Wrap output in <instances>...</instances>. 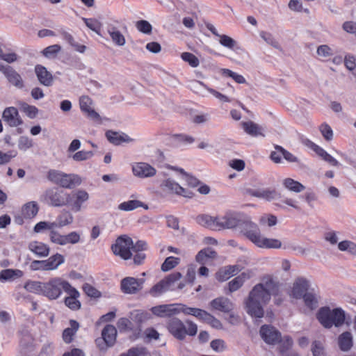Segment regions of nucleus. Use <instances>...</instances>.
<instances>
[{"instance_id":"nucleus-57","label":"nucleus","mask_w":356,"mask_h":356,"mask_svg":"<svg viewBox=\"0 0 356 356\" xmlns=\"http://www.w3.org/2000/svg\"><path fill=\"white\" fill-rule=\"evenodd\" d=\"M320 131L326 140H331L333 138L332 128L326 123L322 124L319 127Z\"/></svg>"},{"instance_id":"nucleus-55","label":"nucleus","mask_w":356,"mask_h":356,"mask_svg":"<svg viewBox=\"0 0 356 356\" xmlns=\"http://www.w3.org/2000/svg\"><path fill=\"white\" fill-rule=\"evenodd\" d=\"M219 38L220 44L227 48L233 49L236 44L233 38L227 35H220Z\"/></svg>"},{"instance_id":"nucleus-54","label":"nucleus","mask_w":356,"mask_h":356,"mask_svg":"<svg viewBox=\"0 0 356 356\" xmlns=\"http://www.w3.org/2000/svg\"><path fill=\"white\" fill-rule=\"evenodd\" d=\"M277 222V217L273 214L264 215L259 219V223L261 225H267L269 227L275 225Z\"/></svg>"},{"instance_id":"nucleus-43","label":"nucleus","mask_w":356,"mask_h":356,"mask_svg":"<svg viewBox=\"0 0 356 356\" xmlns=\"http://www.w3.org/2000/svg\"><path fill=\"white\" fill-rule=\"evenodd\" d=\"M106 136L108 140L114 145H120L121 143L128 140L126 138H128L127 135H120L118 132L111 130L106 132Z\"/></svg>"},{"instance_id":"nucleus-18","label":"nucleus","mask_w":356,"mask_h":356,"mask_svg":"<svg viewBox=\"0 0 356 356\" xmlns=\"http://www.w3.org/2000/svg\"><path fill=\"white\" fill-rule=\"evenodd\" d=\"M132 171L135 176L145 178L153 177L156 175V169L147 163H137L132 167Z\"/></svg>"},{"instance_id":"nucleus-14","label":"nucleus","mask_w":356,"mask_h":356,"mask_svg":"<svg viewBox=\"0 0 356 356\" xmlns=\"http://www.w3.org/2000/svg\"><path fill=\"white\" fill-rule=\"evenodd\" d=\"M65 292L67 294L63 300L65 306L72 311L79 310L81 307V303L79 300L80 297L79 291L70 284Z\"/></svg>"},{"instance_id":"nucleus-22","label":"nucleus","mask_w":356,"mask_h":356,"mask_svg":"<svg viewBox=\"0 0 356 356\" xmlns=\"http://www.w3.org/2000/svg\"><path fill=\"white\" fill-rule=\"evenodd\" d=\"M197 224L211 230L219 229V217H213L207 214H201L196 217Z\"/></svg>"},{"instance_id":"nucleus-11","label":"nucleus","mask_w":356,"mask_h":356,"mask_svg":"<svg viewBox=\"0 0 356 356\" xmlns=\"http://www.w3.org/2000/svg\"><path fill=\"white\" fill-rule=\"evenodd\" d=\"M177 307L176 303L163 304L152 307L150 312L156 317L170 319L179 314V310Z\"/></svg>"},{"instance_id":"nucleus-34","label":"nucleus","mask_w":356,"mask_h":356,"mask_svg":"<svg viewBox=\"0 0 356 356\" xmlns=\"http://www.w3.org/2000/svg\"><path fill=\"white\" fill-rule=\"evenodd\" d=\"M73 216L68 211H63L56 218V220L54 222V227H63L66 225H70L73 222Z\"/></svg>"},{"instance_id":"nucleus-17","label":"nucleus","mask_w":356,"mask_h":356,"mask_svg":"<svg viewBox=\"0 0 356 356\" xmlns=\"http://www.w3.org/2000/svg\"><path fill=\"white\" fill-rule=\"evenodd\" d=\"M210 306L213 310L222 313H229L234 309L233 302L225 297H218L213 299L211 301Z\"/></svg>"},{"instance_id":"nucleus-35","label":"nucleus","mask_w":356,"mask_h":356,"mask_svg":"<svg viewBox=\"0 0 356 356\" xmlns=\"http://www.w3.org/2000/svg\"><path fill=\"white\" fill-rule=\"evenodd\" d=\"M143 207L145 209H148L147 204L143 203L141 201L132 200L120 203L118 206V209L122 211H129L134 210L137 208Z\"/></svg>"},{"instance_id":"nucleus-3","label":"nucleus","mask_w":356,"mask_h":356,"mask_svg":"<svg viewBox=\"0 0 356 356\" xmlns=\"http://www.w3.org/2000/svg\"><path fill=\"white\" fill-rule=\"evenodd\" d=\"M316 318L325 327L330 328L334 325L336 327L343 325L345 321V314L339 308L331 310L329 307H322L318 310Z\"/></svg>"},{"instance_id":"nucleus-62","label":"nucleus","mask_w":356,"mask_h":356,"mask_svg":"<svg viewBox=\"0 0 356 356\" xmlns=\"http://www.w3.org/2000/svg\"><path fill=\"white\" fill-rule=\"evenodd\" d=\"M211 348L216 352H222L226 348L225 342L222 339H214L210 343Z\"/></svg>"},{"instance_id":"nucleus-45","label":"nucleus","mask_w":356,"mask_h":356,"mask_svg":"<svg viewBox=\"0 0 356 356\" xmlns=\"http://www.w3.org/2000/svg\"><path fill=\"white\" fill-rule=\"evenodd\" d=\"M127 356H151L150 353L143 346H135L124 353Z\"/></svg>"},{"instance_id":"nucleus-29","label":"nucleus","mask_w":356,"mask_h":356,"mask_svg":"<svg viewBox=\"0 0 356 356\" xmlns=\"http://www.w3.org/2000/svg\"><path fill=\"white\" fill-rule=\"evenodd\" d=\"M102 336L108 346H113L116 341L117 330L112 325H106L102 332Z\"/></svg>"},{"instance_id":"nucleus-50","label":"nucleus","mask_w":356,"mask_h":356,"mask_svg":"<svg viewBox=\"0 0 356 356\" xmlns=\"http://www.w3.org/2000/svg\"><path fill=\"white\" fill-rule=\"evenodd\" d=\"M244 281V277H243L242 275H239L233 279L232 280H231L228 283L229 291L234 292L240 289L243 286Z\"/></svg>"},{"instance_id":"nucleus-5","label":"nucleus","mask_w":356,"mask_h":356,"mask_svg":"<svg viewBox=\"0 0 356 356\" xmlns=\"http://www.w3.org/2000/svg\"><path fill=\"white\" fill-rule=\"evenodd\" d=\"M47 177L51 182L65 188H72L81 184L80 177L74 174H66L56 170H49Z\"/></svg>"},{"instance_id":"nucleus-60","label":"nucleus","mask_w":356,"mask_h":356,"mask_svg":"<svg viewBox=\"0 0 356 356\" xmlns=\"http://www.w3.org/2000/svg\"><path fill=\"white\" fill-rule=\"evenodd\" d=\"M54 228H55V227H54L53 222H46V221H41V222H38L35 225L34 232L38 233V232H42L44 229L51 230Z\"/></svg>"},{"instance_id":"nucleus-20","label":"nucleus","mask_w":356,"mask_h":356,"mask_svg":"<svg viewBox=\"0 0 356 356\" xmlns=\"http://www.w3.org/2000/svg\"><path fill=\"white\" fill-rule=\"evenodd\" d=\"M308 289V280L304 277H298L293 284L291 295L296 299H300L303 298L305 293H307Z\"/></svg>"},{"instance_id":"nucleus-49","label":"nucleus","mask_w":356,"mask_h":356,"mask_svg":"<svg viewBox=\"0 0 356 356\" xmlns=\"http://www.w3.org/2000/svg\"><path fill=\"white\" fill-rule=\"evenodd\" d=\"M17 154V152L15 150H9L6 152L0 150V165L8 163Z\"/></svg>"},{"instance_id":"nucleus-19","label":"nucleus","mask_w":356,"mask_h":356,"mask_svg":"<svg viewBox=\"0 0 356 356\" xmlns=\"http://www.w3.org/2000/svg\"><path fill=\"white\" fill-rule=\"evenodd\" d=\"M241 221L235 213L228 212L224 216L219 217L218 230L239 227Z\"/></svg>"},{"instance_id":"nucleus-51","label":"nucleus","mask_w":356,"mask_h":356,"mask_svg":"<svg viewBox=\"0 0 356 356\" xmlns=\"http://www.w3.org/2000/svg\"><path fill=\"white\" fill-rule=\"evenodd\" d=\"M279 349L280 352L283 354L288 350L293 345V340L289 336L284 337L283 339L280 338Z\"/></svg>"},{"instance_id":"nucleus-39","label":"nucleus","mask_w":356,"mask_h":356,"mask_svg":"<svg viewBox=\"0 0 356 356\" xmlns=\"http://www.w3.org/2000/svg\"><path fill=\"white\" fill-rule=\"evenodd\" d=\"M282 184L284 188L295 193H300L305 188V186L300 182L296 181L292 178L284 179Z\"/></svg>"},{"instance_id":"nucleus-36","label":"nucleus","mask_w":356,"mask_h":356,"mask_svg":"<svg viewBox=\"0 0 356 356\" xmlns=\"http://www.w3.org/2000/svg\"><path fill=\"white\" fill-rule=\"evenodd\" d=\"M339 346L341 350L348 351L353 346V337L350 332H345L342 333L338 339Z\"/></svg>"},{"instance_id":"nucleus-15","label":"nucleus","mask_w":356,"mask_h":356,"mask_svg":"<svg viewBox=\"0 0 356 356\" xmlns=\"http://www.w3.org/2000/svg\"><path fill=\"white\" fill-rule=\"evenodd\" d=\"M259 332L262 339L268 344L274 345L280 341L281 333L272 325H262Z\"/></svg>"},{"instance_id":"nucleus-48","label":"nucleus","mask_w":356,"mask_h":356,"mask_svg":"<svg viewBox=\"0 0 356 356\" xmlns=\"http://www.w3.org/2000/svg\"><path fill=\"white\" fill-rule=\"evenodd\" d=\"M181 58L193 67H196L200 64L199 59L192 53L184 52L181 54Z\"/></svg>"},{"instance_id":"nucleus-32","label":"nucleus","mask_w":356,"mask_h":356,"mask_svg":"<svg viewBox=\"0 0 356 356\" xmlns=\"http://www.w3.org/2000/svg\"><path fill=\"white\" fill-rule=\"evenodd\" d=\"M70 327L65 328L63 332V339L67 343L72 341L74 336L79 328V324L75 320H70Z\"/></svg>"},{"instance_id":"nucleus-37","label":"nucleus","mask_w":356,"mask_h":356,"mask_svg":"<svg viewBox=\"0 0 356 356\" xmlns=\"http://www.w3.org/2000/svg\"><path fill=\"white\" fill-rule=\"evenodd\" d=\"M38 210V204L35 202H30L24 205L22 213L24 218L31 219L37 215Z\"/></svg>"},{"instance_id":"nucleus-33","label":"nucleus","mask_w":356,"mask_h":356,"mask_svg":"<svg viewBox=\"0 0 356 356\" xmlns=\"http://www.w3.org/2000/svg\"><path fill=\"white\" fill-rule=\"evenodd\" d=\"M250 194L252 196L263 198L268 201L274 200L280 196V194L275 189L252 190L250 191Z\"/></svg>"},{"instance_id":"nucleus-10","label":"nucleus","mask_w":356,"mask_h":356,"mask_svg":"<svg viewBox=\"0 0 356 356\" xmlns=\"http://www.w3.org/2000/svg\"><path fill=\"white\" fill-rule=\"evenodd\" d=\"M144 283L143 278L126 277L120 282V289L125 294H136L142 290Z\"/></svg>"},{"instance_id":"nucleus-41","label":"nucleus","mask_w":356,"mask_h":356,"mask_svg":"<svg viewBox=\"0 0 356 356\" xmlns=\"http://www.w3.org/2000/svg\"><path fill=\"white\" fill-rule=\"evenodd\" d=\"M44 282L39 281H28L25 283L24 288L31 293L42 294L43 296Z\"/></svg>"},{"instance_id":"nucleus-40","label":"nucleus","mask_w":356,"mask_h":356,"mask_svg":"<svg viewBox=\"0 0 356 356\" xmlns=\"http://www.w3.org/2000/svg\"><path fill=\"white\" fill-rule=\"evenodd\" d=\"M23 275V271L19 269H5L0 273V280L6 281L14 278H19Z\"/></svg>"},{"instance_id":"nucleus-38","label":"nucleus","mask_w":356,"mask_h":356,"mask_svg":"<svg viewBox=\"0 0 356 356\" xmlns=\"http://www.w3.org/2000/svg\"><path fill=\"white\" fill-rule=\"evenodd\" d=\"M108 33L114 44L118 46H123L126 40L124 36L115 26H109L108 28Z\"/></svg>"},{"instance_id":"nucleus-42","label":"nucleus","mask_w":356,"mask_h":356,"mask_svg":"<svg viewBox=\"0 0 356 356\" xmlns=\"http://www.w3.org/2000/svg\"><path fill=\"white\" fill-rule=\"evenodd\" d=\"M303 300L305 305L311 310L315 309L318 307V297L313 292H307L303 296Z\"/></svg>"},{"instance_id":"nucleus-13","label":"nucleus","mask_w":356,"mask_h":356,"mask_svg":"<svg viewBox=\"0 0 356 356\" xmlns=\"http://www.w3.org/2000/svg\"><path fill=\"white\" fill-rule=\"evenodd\" d=\"M2 119L4 123L10 127H17L24 122L17 108L14 106L7 107L4 109Z\"/></svg>"},{"instance_id":"nucleus-8","label":"nucleus","mask_w":356,"mask_h":356,"mask_svg":"<svg viewBox=\"0 0 356 356\" xmlns=\"http://www.w3.org/2000/svg\"><path fill=\"white\" fill-rule=\"evenodd\" d=\"M132 246V240L129 237H118L115 243L111 245V250L114 254L120 256L124 260L131 257V251Z\"/></svg>"},{"instance_id":"nucleus-27","label":"nucleus","mask_w":356,"mask_h":356,"mask_svg":"<svg viewBox=\"0 0 356 356\" xmlns=\"http://www.w3.org/2000/svg\"><path fill=\"white\" fill-rule=\"evenodd\" d=\"M217 252L211 248L201 250L196 255L195 260L197 263L204 265L216 258Z\"/></svg>"},{"instance_id":"nucleus-2","label":"nucleus","mask_w":356,"mask_h":356,"mask_svg":"<svg viewBox=\"0 0 356 356\" xmlns=\"http://www.w3.org/2000/svg\"><path fill=\"white\" fill-rule=\"evenodd\" d=\"M186 323L179 318L174 316L168 319L165 323L168 331L177 339L184 340L186 335L195 336L197 332V326L191 321H186Z\"/></svg>"},{"instance_id":"nucleus-61","label":"nucleus","mask_w":356,"mask_h":356,"mask_svg":"<svg viewBox=\"0 0 356 356\" xmlns=\"http://www.w3.org/2000/svg\"><path fill=\"white\" fill-rule=\"evenodd\" d=\"M22 110L30 118H35L38 113V109L36 106L29 105L28 104L22 105Z\"/></svg>"},{"instance_id":"nucleus-31","label":"nucleus","mask_w":356,"mask_h":356,"mask_svg":"<svg viewBox=\"0 0 356 356\" xmlns=\"http://www.w3.org/2000/svg\"><path fill=\"white\" fill-rule=\"evenodd\" d=\"M65 257L60 254L56 253L45 259L47 270L51 271L56 270L60 265L65 263Z\"/></svg>"},{"instance_id":"nucleus-46","label":"nucleus","mask_w":356,"mask_h":356,"mask_svg":"<svg viewBox=\"0 0 356 356\" xmlns=\"http://www.w3.org/2000/svg\"><path fill=\"white\" fill-rule=\"evenodd\" d=\"M179 263V258L172 256L167 257L161 265V270L163 272L170 270L177 266Z\"/></svg>"},{"instance_id":"nucleus-63","label":"nucleus","mask_w":356,"mask_h":356,"mask_svg":"<svg viewBox=\"0 0 356 356\" xmlns=\"http://www.w3.org/2000/svg\"><path fill=\"white\" fill-rule=\"evenodd\" d=\"M50 241L56 244L64 245V235L58 232L51 230L49 234Z\"/></svg>"},{"instance_id":"nucleus-58","label":"nucleus","mask_w":356,"mask_h":356,"mask_svg":"<svg viewBox=\"0 0 356 356\" xmlns=\"http://www.w3.org/2000/svg\"><path fill=\"white\" fill-rule=\"evenodd\" d=\"M80 241V235L76 232H72L64 235V245L68 243L76 244Z\"/></svg>"},{"instance_id":"nucleus-53","label":"nucleus","mask_w":356,"mask_h":356,"mask_svg":"<svg viewBox=\"0 0 356 356\" xmlns=\"http://www.w3.org/2000/svg\"><path fill=\"white\" fill-rule=\"evenodd\" d=\"M313 356H325L326 353L323 344L318 341H314L312 346Z\"/></svg>"},{"instance_id":"nucleus-12","label":"nucleus","mask_w":356,"mask_h":356,"mask_svg":"<svg viewBox=\"0 0 356 356\" xmlns=\"http://www.w3.org/2000/svg\"><path fill=\"white\" fill-rule=\"evenodd\" d=\"M238 229L254 244L261 234L258 225L250 220H241Z\"/></svg>"},{"instance_id":"nucleus-64","label":"nucleus","mask_w":356,"mask_h":356,"mask_svg":"<svg viewBox=\"0 0 356 356\" xmlns=\"http://www.w3.org/2000/svg\"><path fill=\"white\" fill-rule=\"evenodd\" d=\"M60 46L59 44L50 45L43 49L42 54L46 57L56 55L60 51Z\"/></svg>"},{"instance_id":"nucleus-16","label":"nucleus","mask_w":356,"mask_h":356,"mask_svg":"<svg viewBox=\"0 0 356 356\" xmlns=\"http://www.w3.org/2000/svg\"><path fill=\"white\" fill-rule=\"evenodd\" d=\"M0 71L4 74L10 83L18 88L24 87V81L21 75L11 66L0 63Z\"/></svg>"},{"instance_id":"nucleus-26","label":"nucleus","mask_w":356,"mask_h":356,"mask_svg":"<svg viewBox=\"0 0 356 356\" xmlns=\"http://www.w3.org/2000/svg\"><path fill=\"white\" fill-rule=\"evenodd\" d=\"M254 245L261 248L279 249L282 247V242L276 238L264 237L261 234Z\"/></svg>"},{"instance_id":"nucleus-6","label":"nucleus","mask_w":356,"mask_h":356,"mask_svg":"<svg viewBox=\"0 0 356 356\" xmlns=\"http://www.w3.org/2000/svg\"><path fill=\"white\" fill-rule=\"evenodd\" d=\"M67 192L54 187L47 189L42 195L43 201L54 207H62L67 204Z\"/></svg>"},{"instance_id":"nucleus-28","label":"nucleus","mask_w":356,"mask_h":356,"mask_svg":"<svg viewBox=\"0 0 356 356\" xmlns=\"http://www.w3.org/2000/svg\"><path fill=\"white\" fill-rule=\"evenodd\" d=\"M241 127L244 131L253 137L264 136L263 129L261 126L252 121L242 122Z\"/></svg>"},{"instance_id":"nucleus-25","label":"nucleus","mask_w":356,"mask_h":356,"mask_svg":"<svg viewBox=\"0 0 356 356\" xmlns=\"http://www.w3.org/2000/svg\"><path fill=\"white\" fill-rule=\"evenodd\" d=\"M35 72L40 83L45 86H51L53 83V76L47 68L41 65L35 67Z\"/></svg>"},{"instance_id":"nucleus-21","label":"nucleus","mask_w":356,"mask_h":356,"mask_svg":"<svg viewBox=\"0 0 356 356\" xmlns=\"http://www.w3.org/2000/svg\"><path fill=\"white\" fill-rule=\"evenodd\" d=\"M80 108L88 118L99 120V115L92 108V100L88 96H81L79 99Z\"/></svg>"},{"instance_id":"nucleus-1","label":"nucleus","mask_w":356,"mask_h":356,"mask_svg":"<svg viewBox=\"0 0 356 356\" xmlns=\"http://www.w3.org/2000/svg\"><path fill=\"white\" fill-rule=\"evenodd\" d=\"M278 291V282H275L270 276L264 277L263 283L253 287L245 301L248 314L254 318H262L264 314L263 305L270 301L271 295L276 296Z\"/></svg>"},{"instance_id":"nucleus-23","label":"nucleus","mask_w":356,"mask_h":356,"mask_svg":"<svg viewBox=\"0 0 356 356\" xmlns=\"http://www.w3.org/2000/svg\"><path fill=\"white\" fill-rule=\"evenodd\" d=\"M164 185L168 190L177 195L187 198H192L194 196V193L192 191L181 187L179 184L170 179L165 181Z\"/></svg>"},{"instance_id":"nucleus-47","label":"nucleus","mask_w":356,"mask_h":356,"mask_svg":"<svg viewBox=\"0 0 356 356\" xmlns=\"http://www.w3.org/2000/svg\"><path fill=\"white\" fill-rule=\"evenodd\" d=\"M82 289L83 292L90 298H98L102 296L99 290L88 283H85L82 286Z\"/></svg>"},{"instance_id":"nucleus-52","label":"nucleus","mask_w":356,"mask_h":356,"mask_svg":"<svg viewBox=\"0 0 356 356\" xmlns=\"http://www.w3.org/2000/svg\"><path fill=\"white\" fill-rule=\"evenodd\" d=\"M93 156L92 151H79L76 152L73 156L72 159L75 161H83L90 159Z\"/></svg>"},{"instance_id":"nucleus-24","label":"nucleus","mask_w":356,"mask_h":356,"mask_svg":"<svg viewBox=\"0 0 356 356\" xmlns=\"http://www.w3.org/2000/svg\"><path fill=\"white\" fill-rule=\"evenodd\" d=\"M29 250L40 257H46L49 254L50 248L41 241H33L29 243Z\"/></svg>"},{"instance_id":"nucleus-4","label":"nucleus","mask_w":356,"mask_h":356,"mask_svg":"<svg viewBox=\"0 0 356 356\" xmlns=\"http://www.w3.org/2000/svg\"><path fill=\"white\" fill-rule=\"evenodd\" d=\"M70 283L60 277H54L44 282L43 296L50 300H57L65 291Z\"/></svg>"},{"instance_id":"nucleus-44","label":"nucleus","mask_w":356,"mask_h":356,"mask_svg":"<svg viewBox=\"0 0 356 356\" xmlns=\"http://www.w3.org/2000/svg\"><path fill=\"white\" fill-rule=\"evenodd\" d=\"M83 21L88 29L101 35L102 24L98 19L95 18H83Z\"/></svg>"},{"instance_id":"nucleus-7","label":"nucleus","mask_w":356,"mask_h":356,"mask_svg":"<svg viewBox=\"0 0 356 356\" xmlns=\"http://www.w3.org/2000/svg\"><path fill=\"white\" fill-rule=\"evenodd\" d=\"M181 277V274L179 272L172 273L163 279L160 280L158 283L154 284L148 291V293L154 297L157 298L167 292L170 289L172 285L176 282L179 280Z\"/></svg>"},{"instance_id":"nucleus-56","label":"nucleus","mask_w":356,"mask_h":356,"mask_svg":"<svg viewBox=\"0 0 356 356\" xmlns=\"http://www.w3.org/2000/svg\"><path fill=\"white\" fill-rule=\"evenodd\" d=\"M136 26L137 29L145 34H149L152 32V26L146 20H140L137 22Z\"/></svg>"},{"instance_id":"nucleus-30","label":"nucleus","mask_w":356,"mask_h":356,"mask_svg":"<svg viewBox=\"0 0 356 356\" xmlns=\"http://www.w3.org/2000/svg\"><path fill=\"white\" fill-rule=\"evenodd\" d=\"M238 268L237 266H227L216 273V278L219 282H225L237 273Z\"/></svg>"},{"instance_id":"nucleus-9","label":"nucleus","mask_w":356,"mask_h":356,"mask_svg":"<svg viewBox=\"0 0 356 356\" xmlns=\"http://www.w3.org/2000/svg\"><path fill=\"white\" fill-rule=\"evenodd\" d=\"M67 204L70 209L74 212H79L81 210L85 202L89 199L88 193L83 190H77L67 193Z\"/></svg>"},{"instance_id":"nucleus-59","label":"nucleus","mask_w":356,"mask_h":356,"mask_svg":"<svg viewBox=\"0 0 356 356\" xmlns=\"http://www.w3.org/2000/svg\"><path fill=\"white\" fill-rule=\"evenodd\" d=\"M179 171L186 176L185 180H186L188 186H189L192 188H195L200 184V181L198 179H197L196 177H195L192 175L187 174L186 172H184V170L183 169L181 168L179 170Z\"/></svg>"}]
</instances>
